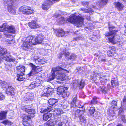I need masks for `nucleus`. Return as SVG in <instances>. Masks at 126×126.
<instances>
[{"label": "nucleus", "mask_w": 126, "mask_h": 126, "mask_svg": "<svg viewBox=\"0 0 126 126\" xmlns=\"http://www.w3.org/2000/svg\"><path fill=\"white\" fill-rule=\"evenodd\" d=\"M14 0H4L5 5L7 4L8 11L11 14L15 15L16 13V9L13 5Z\"/></svg>", "instance_id": "423d86ee"}, {"label": "nucleus", "mask_w": 126, "mask_h": 126, "mask_svg": "<svg viewBox=\"0 0 126 126\" xmlns=\"http://www.w3.org/2000/svg\"><path fill=\"white\" fill-rule=\"evenodd\" d=\"M114 5L115 8L119 11L122 10L124 7L122 3L118 2H114Z\"/></svg>", "instance_id": "f3484780"}, {"label": "nucleus", "mask_w": 126, "mask_h": 126, "mask_svg": "<svg viewBox=\"0 0 126 126\" xmlns=\"http://www.w3.org/2000/svg\"><path fill=\"white\" fill-rule=\"evenodd\" d=\"M5 23H3L1 27H0V32H2L3 31L4 29L3 28H4L5 30L6 26H5Z\"/></svg>", "instance_id": "09e8293b"}, {"label": "nucleus", "mask_w": 126, "mask_h": 126, "mask_svg": "<svg viewBox=\"0 0 126 126\" xmlns=\"http://www.w3.org/2000/svg\"><path fill=\"white\" fill-rule=\"evenodd\" d=\"M65 88L63 86H59L57 88V93L58 94L61 95L63 92L64 91Z\"/></svg>", "instance_id": "cd10ccee"}, {"label": "nucleus", "mask_w": 126, "mask_h": 126, "mask_svg": "<svg viewBox=\"0 0 126 126\" xmlns=\"http://www.w3.org/2000/svg\"><path fill=\"white\" fill-rule=\"evenodd\" d=\"M106 59H101V61L102 62H105L106 61Z\"/></svg>", "instance_id": "e2e57ef3"}, {"label": "nucleus", "mask_w": 126, "mask_h": 126, "mask_svg": "<svg viewBox=\"0 0 126 126\" xmlns=\"http://www.w3.org/2000/svg\"><path fill=\"white\" fill-rule=\"evenodd\" d=\"M33 70H31L30 72L27 75L28 76V77H30L33 74Z\"/></svg>", "instance_id": "603ef678"}, {"label": "nucleus", "mask_w": 126, "mask_h": 126, "mask_svg": "<svg viewBox=\"0 0 126 126\" xmlns=\"http://www.w3.org/2000/svg\"><path fill=\"white\" fill-rule=\"evenodd\" d=\"M95 111V108L94 107H91L90 108L89 110V112L90 115L94 114Z\"/></svg>", "instance_id": "37998d69"}, {"label": "nucleus", "mask_w": 126, "mask_h": 126, "mask_svg": "<svg viewBox=\"0 0 126 126\" xmlns=\"http://www.w3.org/2000/svg\"><path fill=\"white\" fill-rule=\"evenodd\" d=\"M28 26L31 29H34L39 28L40 25L37 24V21L32 20L31 22L28 23Z\"/></svg>", "instance_id": "f8f14e48"}, {"label": "nucleus", "mask_w": 126, "mask_h": 126, "mask_svg": "<svg viewBox=\"0 0 126 126\" xmlns=\"http://www.w3.org/2000/svg\"><path fill=\"white\" fill-rule=\"evenodd\" d=\"M16 70L17 71V73H24L25 71V68L24 66L20 65L17 66L16 67Z\"/></svg>", "instance_id": "a211bd4d"}, {"label": "nucleus", "mask_w": 126, "mask_h": 126, "mask_svg": "<svg viewBox=\"0 0 126 126\" xmlns=\"http://www.w3.org/2000/svg\"><path fill=\"white\" fill-rule=\"evenodd\" d=\"M53 3L51 0H46L42 4L41 8L44 10H47Z\"/></svg>", "instance_id": "1a4fd4ad"}, {"label": "nucleus", "mask_w": 126, "mask_h": 126, "mask_svg": "<svg viewBox=\"0 0 126 126\" xmlns=\"http://www.w3.org/2000/svg\"><path fill=\"white\" fill-rule=\"evenodd\" d=\"M3 57L4 58H5V60L6 61L9 62H10L11 61L14 62L15 61V59L10 58L9 56H6Z\"/></svg>", "instance_id": "79ce46f5"}, {"label": "nucleus", "mask_w": 126, "mask_h": 126, "mask_svg": "<svg viewBox=\"0 0 126 126\" xmlns=\"http://www.w3.org/2000/svg\"><path fill=\"white\" fill-rule=\"evenodd\" d=\"M77 98L76 97L74 98L70 103L71 107H74L76 105V102L77 101Z\"/></svg>", "instance_id": "e433bc0d"}, {"label": "nucleus", "mask_w": 126, "mask_h": 126, "mask_svg": "<svg viewBox=\"0 0 126 126\" xmlns=\"http://www.w3.org/2000/svg\"><path fill=\"white\" fill-rule=\"evenodd\" d=\"M110 104L111 106L108 110V114L110 117H113L115 113L114 111V109L116 108L117 106V101L115 100H113L111 102Z\"/></svg>", "instance_id": "6e6552de"}, {"label": "nucleus", "mask_w": 126, "mask_h": 126, "mask_svg": "<svg viewBox=\"0 0 126 126\" xmlns=\"http://www.w3.org/2000/svg\"><path fill=\"white\" fill-rule=\"evenodd\" d=\"M49 118V115L47 113H45L43 115V119L44 120L46 121Z\"/></svg>", "instance_id": "a18cd8bd"}, {"label": "nucleus", "mask_w": 126, "mask_h": 126, "mask_svg": "<svg viewBox=\"0 0 126 126\" xmlns=\"http://www.w3.org/2000/svg\"><path fill=\"white\" fill-rule=\"evenodd\" d=\"M53 120L50 119L48 120L46 123L45 124L46 126H55Z\"/></svg>", "instance_id": "bb28decb"}, {"label": "nucleus", "mask_w": 126, "mask_h": 126, "mask_svg": "<svg viewBox=\"0 0 126 126\" xmlns=\"http://www.w3.org/2000/svg\"><path fill=\"white\" fill-rule=\"evenodd\" d=\"M44 39L43 36L40 34L37 36L35 39L33 36L29 35L22 39L23 44L21 46V48L23 50L28 51L31 48L33 45L42 43Z\"/></svg>", "instance_id": "f257e3e1"}, {"label": "nucleus", "mask_w": 126, "mask_h": 126, "mask_svg": "<svg viewBox=\"0 0 126 126\" xmlns=\"http://www.w3.org/2000/svg\"><path fill=\"white\" fill-rule=\"evenodd\" d=\"M108 2V0H101L100 3L102 5H106Z\"/></svg>", "instance_id": "49530a36"}, {"label": "nucleus", "mask_w": 126, "mask_h": 126, "mask_svg": "<svg viewBox=\"0 0 126 126\" xmlns=\"http://www.w3.org/2000/svg\"><path fill=\"white\" fill-rule=\"evenodd\" d=\"M7 53L6 50L5 49L2 48L0 47V55L3 56Z\"/></svg>", "instance_id": "2f4dec72"}, {"label": "nucleus", "mask_w": 126, "mask_h": 126, "mask_svg": "<svg viewBox=\"0 0 126 126\" xmlns=\"http://www.w3.org/2000/svg\"><path fill=\"white\" fill-rule=\"evenodd\" d=\"M24 99L25 101H29L31 100L29 95L28 94H26V95L24 97Z\"/></svg>", "instance_id": "a19ab883"}, {"label": "nucleus", "mask_w": 126, "mask_h": 126, "mask_svg": "<svg viewBox=\"0 0 126 126\" xmlns=\"http://www.w3.org/2000/svg\"><path fill=\"white\" fill-rule=\"evenodd\" d=\"M41 97L46 96L48 97L50 96V94L46 92H44L41 94Z\"/></svg>", "instance_id": "c03bdc74"}, {"label": "nucleus", "mask_w": 126, "mask_h": 126, "mask_svg": "<svg viewBox=\"0 0 126 126\" xmlns=\"http://www.w3.org/2000/svg\"><path fill=\"white\" fill-rule=\"evenodd\" d=\"M108 24L109 32L106 33L105 35L106 37H107L106 40L108 42L113 45L120 43V42L119 41L115 40V35L118 31V30H113L116 28V27L112 25L110 22H108Z\"/></svg>", "instance_id": "7ed1b4c3"}, {"label": "nucleus", "mask_w": 126, "mask_h": 126, "mask_svg": "<svg viewBox=\"0 0 126 126\" xmlns=\"http://www.w3.org/2000/svg\"><path fill=\"white\" fill-rule=\"evenodd\" d=\"M54 111L56 113L54 114L56 115H60L63 114V112L61 110V109H54Z\"/></svg>", "instance_id": "473e14b6"}, {"label": "nucleus", "mask_w": 126, "mask_h": 126, "mask_svg": "<svg viewBox=\"0 0 126 126\" xmlns=\"http://www.w3.org/2000/svg\"><path fill=\"white\" fill-rule=\"evenodd\" d=\"M65 32L62 29L58 28L57 29V35L58 37H62L64 36Z\"/></svg>", "instance_id": "6ab92c4d"}, {"label": "nucleus", "mask_w": 126, "mask_h": 126, "mask_svg": "<svg viewBox=\"0 0 126 126\" xmlns=\"http://www.w3.org/2000/svg\"><path fill=\"white\" fill-rule=\"evenodd\" d=\"M5 30L8 32L10 33L14 34L15 32V30L14 26H9L6 27Z\"/></svg>", "instance_id": "412c9836"}, {"label": "nucleus", "mask_w": 126, "mask_h": 126, "mask_svg": "<svg viewBox=\"0 0 126 126\" xmlns=\"http://www.w3.org/2000/svg\"><path fill=\"white\" fill-rule=\"evenodd\" d=\"M106 75H101L99 79L100 82L101 83V85H104L106 84V81L107 80V79L105 78Z\"/></svg>", "instance_id": "b1692460"}, {"label": "nucleus", "mask_w": 126, "mask_h": 126, "mask_svg": "<svg viewBox=\"0 0 126 126\" xmlns=\"http://www.w3.org/2000/svg\"><path fill=\"white\" fill-rule=\"evenodd\" d=\"M49 104L51 105V108H54L58 105V100L56 99L50 98L48 100Z\"/></svg>", "instance_id": "2eb2a0df"}, {"label": "nucleus", "mask_w": 126, "mask_h": 126, "mask_svg": "<svg viewBox=\"0 0 126 126\" xmlns=\"http://www.w3.org/2000/svg\"><path fill=\"white\" fill-rule=\"evenodd\" d=\"M63 53L62 52H61L58 54V58L59 59H60L63 56Z\"/></svg>", "instance_id": "864d4df0"}, {"label": "nucleus", "mask_w": 126, "mask_h": 126, "mask_svg": "<svg viewBox=\"0 0 126 126\" xmlns=\"http://www.w3.org/2000/svg\"><path fill=\"white\" fill-rule=\"evenodd\" d=\"M7 83V82L5 81H3L1 83V86H4Z\"/></svg>", "instance_id": "4d7b16f0"}, {"label": "nucleus", "mask_w": 126, "mask_h": 126, "mask_svg": "<svg viewBox=\"0 0 126 126\" xmlns=\"http://www.w3.org/2000/svg\"><path fill=\"white\" fill-rule=\"evenodd\" d=\"M63 91L61 94L63 98L67 97L69 95L70 93L69 92L67 91V89H66Z\"/></svg>", "instance_id": "c756f323"}, {"label": "nucleus", "mask_w": 126, "mask_h": 126, "mask_svg": "<svg viewBox=\"0 0 126 126\" xmlns=\"http://www.w3.org/2000/svg\"><path fill=\"white\" fill-rule=\"evenodd\" d=\"M121 118L122 121L124 123L126 122V120L125 119V116L124 115H121Z\"/></svg>", "instance_id": "3c124183"}, {"label": "nucleus", "mask_w": 126, "mask_h": 126, "mask_svg": "<svg viewBox=\"0 0 126 126\" xmlns=\"http://www.w3.org/2000/svg\"><path fill=\"white\" fill-rule=\"evenodd\" d=\"M81 3L83 5L85 6L86 5H88L89 4V2L88 1H83L81 2Z\"/></svg>", "instance_id": "8fccbe9b"}, {"label": "nucleus", "mask_w": 126, "mask_h": 126, "mask_svg": "<svg viewBox=\"0 0 126 126\" xmlns=\"http://www.w3.org/2000/svg\"><path fill=\"white\" fill-rule=\"evenodd\" d=\"M70 53L69 52H65L64 54V55L66 57L69 56V55Z\"/></svg>", "instance_id": "6e6d98bb"}, {"label": "nucleus", "mask_w": 126, "mask_h": 126, "mask_svg": "<svg viewBox=\"0 0 126 126\" xmlns=\"http://www.w3.org/2000/svg\"><path fill=\"white\" fill-rule=\"evenodd\" d=\"M19 11L23 14L28 15H33L34 13V10L32 7L26 5L21 6L19 8Z\"/></svg>", "instance_id": "0eeeda50"}, {"label": "nucleus", "mask_w": 126, "mask_h": 126, "mask_svg": "<svg viewBox=\"0 0 126 126\" xmlns=\"http://www.w3.org/2000/svg\"><path fill=\"white\" fill-rule=\"evenodd\" d=\"M97 98L96 96H94L93 98V99L91 101L90 104L92 105H95L97 104Z\"/></svg>", "instance_id": "f704fd0d"}, {"label": "nucleus", "mask_w": 126, "mask_h": 126, "mask_svg": "<svg viewBox=\"0 0 126 126\" xmlns=\"http://www.w3.org/2000/svg\"><path fill=\"white\" fill-rule=\"evenodd\" d=\"M25 75V73H17L16 76L17 77V80L21 81L24 80L25 78L23 76Z\"/></svg>", "instance_id": "5701e85b"}, {"label": "nucleus", "mask_w": 126, "mask_h": 126, "mask_svg": "<svg viewBox=\"0 0 126 126\" xmlns=\"http://www.w3.org/2000/svg\"><path fill=\"white\" fill-rule=\"evenodd\" d=\"M109 50L107 51V54L109 57H112L114 56V54L116 53V48L115 47L112 46L109 47Z\"/></svg>", "instance_id": "9d476101"}, {"label": "nucleus", "mask_w": 126, "mask_h": 126, "mask_svg": "<svg viewBox=\"0 0 126 126\" xmlns=\"http://www.w3.org/2000/svg\"><path fill=\"white\" fill-rule=\"evenodd\" d=\"M22 110L28 114H23L21 116V118L22 124L24 126H32L31 123L32 121V119L35 116V110L33 109L27 108H23Z\"/></svg>", "instance_id": "f03ea898"}, {"label": "nucleus", "mask_w": 126, "mask_h": 126, "mask_svg": "<svg viewBox=\"0 0 126 126\" xmlns=\"http://www.w3.org/2000/svg\"><path fill=\"white\" fill-rule=\"evenodd\" d=\"M41 77L40 76H37L35 79V81H33L36 85V86H38L41 84Z\"/></svg>", "instance_id": "a878e982"}, {"label": "nucleus", "mask_w": 126, "mask_h": 126, "mask_svg": "<svg viewBox=\"0 0 126 126\" xmlns=\"http://www.w3.org/2000/svg\"><path fill=\"white\" fill-rule=\"evenodd\" d=\"M8 112L7 110L1 111L0 112V120L4 119L6 118Z\"/></svg>", "instance_id": "aec40b11"}, {"label": "nucleus", "mask_w": 126, "mask_h": 126, "mask_svg": "<svg viewBox=\"0 0 126 126\" xmlns=\"http://www.w3.org/2000/svg\"><path fill=\"white\" fill-rule=\"evenodd\" d=\"M52 110V108H47V109H42L41 111V113L47 112V113L50 112Z\"/></svg>", "instance_id": "4c0bfd02"}, {"label": "nucleus", "mask_w": 126, "mask_h": 126, "mask_svg": "<svg viewBox=\"0 0 126 126\" xmlns=\"http://www.w3.org/2000/svg\"><path fill=\"white\" fill-rule=\"evenodd\" d=\"M123 102L125 103H126V97H125L123 100Z\"/></svg>", "instance_id": "bf43d9fd"}, {"label": "nucleus", "mask_w": 126, "mask_h": 126, "mask_svg": "<svg viewBox=\"0 0 126 126\" xmlns=\"http://www.w3.org/2000/svg\"><path fill=\"white\" fill-rule=\"evenodd\" d=\"M1 123L5 125H11L13 124V123L11 121H9L8 120H3L2 121Z\"/></svg>", "instance_id": "c9c22d12"}, {"label": "nucleus", "mask_w": 126, "mask_h": 126, "mask_svg": "<svg viewBox=\"0 0 126 126\" xmlns=\"http://www.w3.org/2000/svg\"><path fill=\"white\" fill-rule=\"evenodd\" d=\"M36 87H37L36 85L35 84V82H33L29 86L28 88L29 89H32L35 88Z\"/></svg>", "instance_id": "ea45409f"}, {"label": "nucleus", "mask_w": 126, "mask_h": 126, "mask_svg": "<svg viewBox=\"0 0 126 126\" xmlns=\"http://www.w3.org/2000/svg\"><path fill=\"white\" fill-rule=\"evenodd\" d=\"M99 90L101 91L102 93L105 94L107 92V89L106 87L104 85L100 86Z\"/></svg>", "instance_id": "72a5a7b5"}, {"label": "nucleus", "mask_w": 126, "mask_h": 126, "mask_svg": "<svg viewBox=\"0 0 126 126\" xmlns=\"http://www.w3.org/2000/svg\"><path fill=\"white\" fill-rule=\"evenodd\" d=\"M52 70L53 71V72L51 75L49 77V78L50 80H53L54 79L56 75L60 78H62L64 75V73L62 72L63 70L66 71L67 73H69V72L68 70L59 66L53 68Z\"/></svg>", "instance_id": "39448f33"}, {"label": "nucleus", "mask_w": 126, "mask_h": 126, "mask_svg": "<svg viewBox=\"0 0 126 126\" xmlns=\"http://www.w3.org/2000/svg\"><path fill=\"white\" fill-rule=\"evenodd\" d=\"M84 20V18L83 16L79 15L76 16L75 14H73L66 20L68 22L75 24L77 27H79L83 24Z\"/></svg>", "instance_id": "20e7f679"}, {"label": "nucleus", "mask_w": 126, "mask_h": 126, "mask_svg": "<svg viewBox=\"0 0 126 126\" xmlns=\"http://www.w3.org/2000/svg\"><path fill=\"white\" fill-rule=\"evenodd\" d=\"M15 89L12 86H8L6 91V94L8 96H13L15 94Z\"/></svg>", "instance_id": "9b49d317"}, {"label": "nucleus", "mask_w": 126, "mask_h": 126, "mask_svg": "<svg viewBox=\"0 0 126 126\" xmlns=\"http://www.w3.org/2000/svg\"><path fill=\"white\" fill-rule=\"evenodd\" d=\"M6 37H8L10 36H11V35H6Z\"/></svg>", "instance_id": "338daca9"}, {"label": "nucleus", "mask_w": 126, "mask_h": 126, "mask_svg": "<svg viewBox=\"0 0 126 126\" xmlns=\"http://www.w3.org/2000/svg\"><path fill=\"white\" fill-rule=\"evenodd\" d=\"M84 114L83 113L81 114V115H80V116H79V118L80 121V122L83 123H85L86 122V119L85 117L83 115Z\"/></svg>", "instance_id": "7c9ffc66"}, {"label": "nucleus", "mask_w": 126, "mask_h": 126, "mask_svg": "<svg viewBox=\"0 0 126 126\" xmlns=\"http://www.w3.org/2000/svg\"><path fill=\"white\" fill-rule=\"evenodd\" d=\"M122 111L121 110H120L119 111V114H121V113L122 112Z\"/></svg>", "instance_id": "0e129e2a"}, {"label": "nucleus", "mask_w": 126, "mask_h": 126, "mask_svg": "<svg viewBox=\"0 0 126 126\" xmlns=\"http://www.w3.org/2000/svg\"><path fill=\"white\" fill-rule=\"evenodd\" d=\"M116 126H123V125L119 123L117 124Z\"/></svg>", "instance_id": "680f3d73"}, {"label": "nucleus", "mask_w": 126, "mask_h": 126, "mask_svg": "<svg viewBox=\"0 0 126 126\" xmlns=\"http://www.w3.org/2000/svg\"><path fill=\"white\" fill-rule=\"evenodd\" d=\"M90 17L89 16H87L86 17V19L88 20V21L90 20Z\"/></svg>", "instance_id": "13d9d810"}, {"label": "nucleus", "mask_w": 126, "mask_h": 126, "mask_svg": "<svg viewBox=\"0 0 126 126\" xmlns=\"http://www.w3.org/2000/svg\"><path fill=\"white\" fill-rule=\"evenodd\" d=\"M60 0H52V1H54V2H57L58 1H59Z\"/></svg>", "instance_id": "774afa93"}, {"label": "nucleus", "mask_w": 126, "mask_h": 126, "mask_svg": "<svg viewBox=\"0 0 126 126\" xmlns=\"http://www.w3.org/2000/svg\"><path fill=\"white\" fill-rule=\"evenodd\" d=\"M85 85V82L82 79L80 81L79 83L78 84V85L79 87L80 88L82 89L84 87Z\"/></svg>", "instance_id": "58836bf2"}, {"label": "nucleus", "mask_w": 126, "mask_h": 126, "mask_svg": "<svg viewBox=\"0 0 126 126\" xmlns=\"http://www.w3.org/2000/svg\"><path fill=\"white\" fill-rule=\"evenodd\" d=\"M5 97L2 92H0V101H1L5 99Z\"/></svg>", "instance_id": "de8ad7c7"}, {"label": "nucleus", "mask_w": 126, "mask_h": 126, "mask_svg": "<svg viewBox=\"0 0 126 126\" xmlns=\"http://www.w3.org/2000/svg\"><path fill=\"white\" fill-rule=\"evenodd\" d=\"M79 38L78 37H76V38H74L73 39V41H77L78 39Z\"/></svg>", "instance_id": "052dcab7"}, {"label": "nucleus", "mask_w": 126, "mask_h": 126, "mask_svg": "<svg viewBox=\"0 0 126 126\" xmlns=\"http://www.w3.org/2000/svg\"><path fill=\"white\" fill-rule=\"evenodd\" d=\"M78 107L79 108H82V109L81 110H80L79 109H77L75 111L74 115L75 117H79L80 115H81V112H82L83 113L85 112L84 106H81V107Z\"/></svg>", "instance_id": "4468645a"}, {"label": "nucleus", "mask_w": 126, "mask_h": 126, "mask_svg": "<svg viewBox=\"0 0 126 126\" xmlns=\"http://www.w3.org/2000/svg\"><path fill=\"white\" fill-rule=\"evenodd\" d=\"M4 58L2 56H0V64H1L4 60Z\"/></svg>", "instance_id": "5fc2aeb1"}, {"label": "nucleus", "mask_w": 126, "mask_h": 126, "mask_svg": "<svg viewBox=\"0 0 126 126\" xmlns=\"http://www.w3.org/2000/svg\"><path fill=\"white\" fill-rule=\"evenodd\" d=\"M87 8H88L87 9L83 8H81L80 9V10L83 11L85 13H90L94 12L93 10L91 8H89L88 7Z\"/></svg>", "instance_id": "4be33fe9"}, {"label": "nucleus", "mask_w": 126, "mask_h": 126, "mask_svg": "<svg viewBox=\"0 0 126 126\" xmlns=\"http://www.w3.org/2000/svg\"><path fill=\"white\" fill-rule=\"evenodd\" d=\"M72 57H73V56L72 55H70V57L69 58H68V59H72Z\"/></svg>", "instance_id": "69168bd1"}, {"label": "nucleus", "mask_w": 126, "mask_h": 126, "mask_svg": "<svg viewBox=\"0 0 126 126\" xmlns=\"http://www.w3.org/2000/svg\"><path fill=\"white\" fill-rule=\"evenodd\" d=\"M33 60L36 64H43L46 63L44 59H40L38 57H36V58H34Z\"/></svg>", "instance_id": "dca6fc26"}, {"label": "nucleus", "mask_w": 126, "mask_h": 126, "mask_svg": "<svg viewBox=\"0 0 126 126\" xmlns=\"http://www.w3.org/2000/svg\"><path fill=\"white\" fill-rule=\"evenodd\" d=\"M29 65L32 68V70H33L36 74L40 72L41 71V67L39 66H36L32 63H29Z\"/></svg>", "instance_id": "ddd939ff"}, {"label": "nucleus", "mask_w": 126, "mask_h": 126, "mask_svg": "<svg viewBox=\"0 0 126 126\" xmlns=\"http://www.w3.org/2000/svg\"><path fill=\"white\" fill-rule=\"evenodd\" d=\"M112 86L114 87L118 86L119 84L118 82L117 79L115 78H113L111 81Z\"/></svg>", "instance_id": "393cba45"}, {"label": "nucleus", "mask_w": 126, "mask_h": 126, "mask_svg": "<svg viewBox=\"0 0 126 126\" xmlns=\"http://www.w3.org/2000/svg\"><path fill=\"white\" fill-rule=\"evenodd\" d=\"M46 89L47 93L50 94V96L54 92V88H52L50 85H49L47 86Z\"/></svg>", "instance_id": "c85d7f7f"}]
</instances>
